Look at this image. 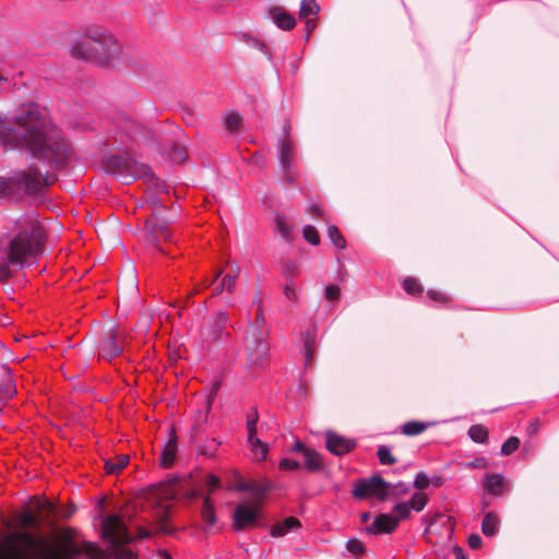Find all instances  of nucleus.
Wrapping results in <instances>:
<instances>
[{"label": "nucleus", "instance_id": "nucleus-1", "mask_svg": "<svg viewBox=\"0 0 559 559\" xmlns=\"http://www.w3.org/2000/svg\"><path fill=\"white\" fill-rule=\"evenodd\" d=\"M0 141L9 148H23L49 167L63 166L70 156L60 131L35 104L23 106L12 122L0 118Z\"/></svg>", "mask_w": 559, "mask_h": 559}, {"label": "nucleus", "instance_id": "nucleus-2", "mask_svg": "<svg viewBox=\"0 0 559 559\" xmlns=\"http://www.w3.org/2000/svg\"><path fill=\"white\" fill-rule=\"evenodd\" d=\"M0 559H105V556L93 543L78 545L68 532L55 539L14 533L0 544Z\"/></svg>", "mask_w": 559, "mask_h": 559}, {"label": "nucleus", "instance_id": "nucleus-3", "mask_svg": "<svg viewBox=\"0 0 559 559\" xmlns=\"http://www.w3.org/2000/svg\"><path fill=\"white\" fill-rule=\"evenodd\" d=\"M43 242L44 229L39 222L34 217L22 222L19 231L8 243L0 241V281L11 275V266H22L35 258Z\"/></svg>", "mask_w": 559, "mask_h": 559}, {"label": "nucleus", "instance_id": "nucleus-4", "mask_svg": "<svg viewBox=\"0 0 559 559\" xmlns=\"http://www.w3.org/2000/svg\"><path fill=\"white\" fill-rule=\"evenodd\" d=\"M119 43L109 31L92 27L72 43L70 53L76 59L105 67L119 55Z\"/></svg>", "mask_w": 559, "mask_h": 559}, {"label": "nucleus", "instance_id": "nucleus-5", "mask_svg": "<svg viewBox=\"0 0 559 559\" xmlns=\"http://www.w3.org/2000/svg\"><path fill=\"white\" fill-rule=\"evenodd\" d=\"M103 536L109 546V554L116 559H134L133 551L126 547L131 542V535L128 532L124 520L118 515H109L103 521Z\"/></svg>", "mask_w": 559, "mask_h": 559}, {"label": "nucleus", "instance_id": "nucleus-6", "mask_svg": "<svg viewBox=\"0 0 559 559\" xmlns=\"http://www.w3.org/2000/svg\"><path fill=\"white\" fill-rule=\"evenodd\" d=\"M163 209L164 207L159 202H154L153 216L146 222L144 233L146 240L152 245H155L159 238H164L166 241H173V236L168 230V225L171 219L159 216Z\"/></svg>", "mask_w": 559, "mask_h": 559}, {"label": "nucleus", "instance_id": "nucleus-7", "mask_svg": "<svg viewBox=\"0 0 559 559\" xmlns=\"http://www.w3.org/2000/svg\"><path fill=\"white\" fill-rule=\"evenodd\" d=\"M231 326L228 313L217 311L203 322L201 335L203 341L212 343L229 335L227 329Z\"/></svg>", "mask_w": 559, "mask_h": 559}, {"label": "nucleus", "instance_id": "nucleus-8", "mask_svg": "<svg viewBox=\"0 0 559 559\" xmlns=\"http://www.w3.org/2000/svg\"><path fill=\"white\" fill-rule=\"evenodd\" d=\"M353 496L358 499L374 498L380 501L386 500L385 480L379 475L360 479L355 484Z\"/></svg>", "mask_w": 559, "mask_h": 559}, {"label": "nucleus", "instance_id": "nucleus-9", "mask_svg": "<svg viewBox=\"0 0 559 559\" xmlns=\"http://www.w3.org/2000/svg\"><path fill=\"white\" fill-rule=\"evenodd\" d=\"M265 337L266 333L258 328L250 330L247 335V354L253 366H260L269 353Z\"/></svg>", "mask_w": 559, "mask_h": 559}, {"label": "nucleus", "instance_id": "nucleus-10", "mask_svg": "<svg viewBox=\"0 0 559 559\" xmlns=\"http://www.w3.org/2000/svg\"><path fill=\"white\" fill-rule=\"evenodd\" d=\"M259 516L257 502H243L237 506L234 513V526L236 530H243L254 526Z\"/></svg>", "mask_w": 559, "mask_h": 559}, {"label": "nucleus", "instance_id": "nucleus-11", "mask_svg": "<svg viewBox=\"0 0 559 559\" xmlns=\"http://www.w3.org/2000/svg\"><path fill=\"white\" fill-rule=\"evenodd\" d=\"M289 124L284 127L285 139L277 144V155L281 167L284 171H289L295 162V148L293 142L288 139Z\"/></svg>", "mask_w": 559, "mask_h": 559}, {"label": "nucleus", "instance_id": "nucleus-12", "mask_svg": "<svg viewBox=\"0 0 559 559\" xmlns=\"http://www.w3.org/2000/svg\"><path fill=\"white\" fill-rule=\"evenodd\" d=\"M325 443L326 449L335 455H344L350 452L356 445L354 440L346 439L332 431L325 433Z\"/></svg>", "mask_w": 559, "mask_h": 559}, {"label": "nucleus", "instance_id": "nucleus-13", "mask_svg": "<svg viewBox=\"0 0 559 559\" xmlns=\"http://www.w3.org/2000/svg\"><path fill=\"white\" fill-rule=\"evenodd\" d=\"M48 170H41L40 168L31 169L23 175V181L27 189L37 191L43 186L49 185L50 179L48 177Z\"/></svg>", "mask_w": 559, "mask_h": 559}, {"label": "nucleus", "instance_id": "nucleus-14", "mask_svg": "<svg viewBox=\"0 0 559 559\" xmlns=\"http://www.w3.org/2000/svg\"><path fill=\"white\" fill-rule=\"evenodd\" d=\"M130 162L131 157L129 155H112L106 159L105 168L108 173L119 177L122 180Z\"/></svg>", "mask_w": 559, "mask_h": 559}, {"label": "nucleus", "instance_id": "nucleus-15", "mask_svg": "<svg viewBox=\"0 0 559 559\" xmlns=\"http://www.w3.org/2000/svg\"><path fill=\"white\" fill-rule=\"evenodd\" d=\"M16 394L15 382L7 366L0 368V401L12 399Z\"/></svg>", "mask_w": 559, "mask_h": 559}, {"label": "nucleus", "instance_id": "nucleus-16", "mask_svg": "<svg viewBox=\"0 0 559 559\" xmlns=\"http://www.w3.org/2000/svg\"><path fill=\"white\" fill-rule=\"evenodd\" d=\"M399 524V519L391 514L379 515L372 525L368 528L370 533H391L395 530Z\"/></svg>", "mask_w": 559, "mask_h": 559}, {"label": "nucleus", "instance_id": "nucleus-17", "mask_svg": "<svg viewBox=\"0 0 559 559\" xmlns=\"http://www.w3.org/2000/svg\"><path fill=\"white\" fill-rule=\"evenodd\" d=\"M269 16L277 27L284 31H289L294 28L296 25V20L294 19V16L287 13L282 8L270 9Z\"/></svg>", "mask_w": 559, "mask_h": 559}, {"label": "nucleus", "instance_id": "nucleus-18", "mask_svg": "<svg viewBox=\"0 0 559 559\" xmlns=\"http://www.w3.org/2000/svg\"><path fill=\"white\" fill-rule=\"evenodd\" d=\"M121 346L116 341V335L112 331L102 341L99 345V356L104 359H112L121 353Z\"/></svg>", "mask_w": 559, "mask_h": 559}, {"label": "nucleus", "instance_id": "nucleus-19", "mask_svg": "<svg viewBox=\"0 0 559 559\" xmlns=\"http://www.w3.org/2000/svg\"><path fill=\"white\" fill-rule=\"evenodd\" d=\"M151 170L145 164L138 163L136 160L131 158V162L126 170V175L123 176L122 180L124 182H129L131 180H136L141 178L148 180L151 179Z\"/></svg>", "mask_w": 559, "mask_h": 559}, {"label": "nucleus", "instance_id": "nucleus-20", "mask_svg": "<svg viewBox=\"0 0 559 559\" xmlns=\"http://www.w3.org/2000/svg\"><path fill=\"white\" fill-rule=\"evenodd\" d=\"M300 527V522L294 516H289L284 521L275 524L271 530L273 537H283L289 532L297 531Z\"/></svg>", "mask_w": 559, "mask_h": 559}, {"label": "nucleus", "instance_id": "nucleus-21", "mask_svg": "<svg viewBox=\"0 0 559 559\" xmlns=\"http://www.w3.org/2000/svg\"><path fill=\"white\" fill-rule=\"evenodd\" d=\"M177 452V442L175 438H171L164 447L159 456V463L163 467H169L175 459Z\"/></svg>", "mask_w": 559, "mask_h": 559}, {"label": "nucleus", "instance_id": "nucleus-22", "mask_svg": "<svg viewBox=\"0 0 559 559\" xmlns=\"http://www.w3.org/2000/svg\"><path fill=\"white\" fill-rule=\"evenodd\" d=\"M304 457H305V466L308 471L318 472L323 468V462H322L321 455L317 451H314L312 449L305 450Z\"/></svg>", "mask_w": 559, "mask_h": 559}, {"label": "nucleus", "instance_id": "nucleus-23", "mask_svg": "<svg viewBox=\"0 0 559 559\" xmlns=\"http://www.w3.org/2000/svg\"><path fill=\"white\" fill-rule=\"evenodd\" d=\"M499 528V519L498 516L489 512L485 514L483 522H481V532L486 536H493L498 532Z\"/></svg>", "mask_w": 559, "mask_h": 559}, {"label": "nucleus", "instance_id": "nucleus-24", "mask_svg": "<svg viewBox=\"0 0 559 559\" xmlns=\"http://www.w3.org/2000/svg\"><path fill=\"white\" fill-rule=\"evenodd\" d=\"M248 441L250 444L251 452L254 455L255 460H258V461L265 460L266 455H267V451H269L267 444L262 442L257 437H249Z\"/></svg>", "mask_w": 559, "mask_h": 559}, {"label": "nucleus", "instance_id": "nucleus-25", "mask_svg": "<svg viewBox=\"0 0 559 559\" xmlns=\"http://www.w3.org/2000/svg\"><path fill=\"white\" fill-rule=\"evenodd\" d=\"M485 489L492 495H500L503 491V477L499 474H493L487 477Z\"/></svg>", "mask_w": 559, "mask_h": 559}, {"label": "nucleus", "instance_id": "nucleus-26", "mask_svg": "<svg viewBox=\"0 0 559 559\" xmlns=\"http://www.w3.org/2000/svg\"><path fill=\"white\" fill-rule=\"evenodd\" d=\"M129 463L128 455H118L114 460H107L105 468L107 474H116L127 466Z\"/></svg>", "mask_w": 559, "mask_h": 559}, {"label": "nucleus", "instance_id": "nucleus-27", "mask_svg": "<svg viewBox=\"0 0 559 559\" xmlns=\"http://www.w3.org/2000/svg\"><path fill=\"white\" fill-rule=\"evenodd\" d=\"M432 425V423L408 421L402 427V432L406 436H417Z\"/></svg>", "mask_w": 559, "mask_h": 559}, {"label": "nucleus", "instance_id": "nucleus-28", "mask_svg": "<svg viewBox=\"0 0 559 559\" xmlns=\"http://www.w3.org/2000/svg\"><path fill=\"white\" fill-rule=\"evenodd\" d=\"M408 486L405 483L399 481L396 484L385 481L386 499L393 497H401L408 491Z\"/></svg>", "mask_w": 559, "mask_h": 559}, {"label": "nucleus", "instance_id": "nucleus-29", "mask_svg": "<svg viewBox=\"0 0 559 559\" xmlns=\"http://www.w3.org/2000/svg\"><path fill=\"white\" fill-rule=\"evenodd\" d=\"M469 438L477 443H485L488 439V430L481 425H474L468 430Z\"/></svg>", "mask_w": 559, "mask_h": 559}, {"label": "nucleus", "instance_id": "nucleus-30", "mask_svg": "<svg viewBox=\"0 0 559 559\" xmlns=\"http://www.w3.org/2000/svg\"><path fill=\"white\" fill-rule=\"evenodd\" d=\"M201 514H202L204 522L209 526H212L215 524L216 516H215V512H214L213 506H212L209 497H206L203 501Z\"/></svg>", "mask_w": 559, "mask_h": 559}, {"label": "nucleus", "instance_id": "nucleus-31", "mask_svg": "<svg viewBox=\"0 0 559 559\" xmlns=\"http://www.w3.org/2000/svg\"><path fill=\"white\" fill-rule=\"evenodd\" d=\"M320 7L316 0H302L300 3V16L307 17L308 15H314L319 12Z\"/></svg>", "mask_w": 559, "mask_h": 559}, {"label": "nucleus", "instance_id": "nucleus-32", "mask_svg": "<svg viewBox=\"0 0 559 559\" xmlns=\"http://www.w3.org/2000/svg\"><path fill=\"white\" fill-rule=\"evenodd\" d=\"M328 235L335 247L340 249L345 248L346 241L335 225H330L328 227Z\"/></svg>", "mask_w": 559, "mask_h": 559}, {"label": "nucleus", "instance_id": "nucleus-33", "mask_svg": "<svg viewBox=\"0 0 559 559\" xmlns=\"http://www.w3.org/2000/svg\"><path fill=\"white\" fill-rule=\"evenodd\" d=\"M224 123L226 129H228L231 132H235L239 129L241 123V117L238 112H228L224 117Z\"/></svg>", "mask_w": 559, "mask_h": 559}, {"label": "nucleus", "instance_id": "nucleus-34", "mask_svg": "<svg viewBox=\"0 0 559 559\" xmlns=\"http://www.w3.org/2000/svg\"><path fill=\"white\" fill-rule=\"evenodd\" d=\"M239 275H240V269L238 266H236L234 269L233 273L226 274L223 277L221 283L225 287L226 292L233 293V290L235 288L236 280L239 277Z\"/></svg>", "mask_w": 559, "mask_h": 559}, {"label": "nucleus", "instance_id": "nucleus-35", "mask_svg": "<svg viewBox=\"0 0 559 559\" xmlns=\"http://www.w3.org/2000/svg\"><path fill=\"white\" fill-rule=\"evenodd\" d=\"M427 501H428V499L425 493L417 492V493L413 495V497L411 498L408 503H409L412 510L420 512L426 507Z\"/></svg>", "mask_w": 559, "mask_h": 559}, {"label": "nucleus", "instance_id": "nucleus-36", "mask_svg": "<svg viewBox=\"0 0 559 559\" xmlns=\"http://www.w3.org/2000/svg\"><path fill=\"white\" fill-rule=\"evenodd\" d=\"M379 461L383 465H392L396 462L395 457L391 454V451L388 447L381 445L377 451Z\"/></svg>", "mask_w": 559, "mask_h": 559}, {"label": "nucleus", "instance_id": "nucleus-37", "mask_svg": "<svg viewBox=\"0 0 559 559\" xmlns=\"http://www.w3.org/2000/svg\"><path fill=\"white\" fill-rule=\"evenodd\" d=\"M302 235H304V238L312 246L319 245L320 237L313 226H311V225L305 226L302 229Z\"/></svg>", "mask_w": 559, "mask_h": 559}, {"label": "nucleus", "instance_id": "nucleus-38", "mask_svg": "<svg viewBox=\"0 0 559 559\" xmlns=\"http://www.w3.org/2000/svg\"><path fill=\"white\" fill-rule=\"evenodd\" d=\"M520 445V440L516 437H510L507 441L503 442L501 447V453L503 455H510L515 450H518Z\"/></svg>", "mask_w": 559, "mask_h": 559}, {"label": "nucleus", "instance_id": "nucleus-39", "mask_svg": "<svg viewBox=\"0 0 559 559\" xmlns=\"http://www.w3.org/2000/svg\"><path fill=\"white\" fill-rule=\"evenodd\" d=\"M403 287H404L405 292H407L411 295L418 294L421 290V287H420L419 283L417 282V280L412 278V277H407L403 281Z\"/></svg>", "mask_w": 559, "mask_h": 559}, {"label": "nucleus", "instance_id": "nucleus-40", "mask_svg": "<svg viewBox=\"0 0 559 559\" xmlns=\"http://www.w3.org/2000/svg\"><path fill=\"white\" fill-rule=\"evenodd\" d=\"M428 486H429L428 476L424 472L418 473L414 479V487L418 490H423V489L427 488Z\"/></svg>", "mask_w": 559, "mask_h": 559}, {"label": "nucleus", "instance_id": "nucleus-41", "mask_svg": "<svg viewBox=\"0 0 559 559\" xmlns=\"http://www.w3.org/2000/svg\"><path fill=\"white\" fill-rule=\"evenodd\" d=\"M411 510H412V508L408 502H400V503L395 504V507H394V511L397 513L399 520L406 519L408 516Z\"/></svg>", "mask_w": 559, "mask_h": 559}, {"label": "nucleus", "instance_id": "nucleus-42", "mask_svg": "<svg viewBox=\"0 0 559 559\" xmlns=\"http://www.w3.org/2000/svg\"><path fill=\"white\" fill-rule=\"evenodd\" d=\"M346 548L349 552H352L353 555H359L364 551V546L361 544L360 540L358 539H349L347 543H346Z\"/></svg>", "mask_w": 559, "mask_h": 559}, {"label": "nucleus", "instance_id": "nucleus-43", "mask_svg": "<svg viewBox=\"0 0 559 559\" xmlns=\"http://www.w3.org/2000/svg\"><path fill=\"white\" fill-rule=\"evenodd\" d=\"M257 423H258V414H257V412H253V414L249 416L248 421H247V429H248L249 437H255Z\"/></svg>", "mask_w": 559, "mask_h": 559}, {"label": "nucleus", "instance_id": "nucleus-44", "mask_svg": "<svg viewBox=\"0 0 559 559\" xmlns=\"http://www.w3.org/2000/svg\"><path fill=\"white\" fill-rule=\"evenodd\" d=\"M280 468L284 471H296L300 468V464L295 460L283 459L280 462Z\"/></svg>", "mask_w": 559, "mask_h": 559}, {"label": "nucleus", "instance_id": "nucleus-45", "mask_svg": "<svg viewBox=\"0 0 559 559\" xmlns=\"http://www.w3.org/2000/svg\"><path fill=\"white\" fill-rule=\"evenodd\" d=\"M340 287L336 285H328L325 288V298L328 300H337L340 298Z\"/></svg>", "mask_w": 559, "mask_h": 559}, {"label": "nucleus", "instance_id": "nucleus-46", "mask_svg": "<svg viewBox=\"0 0 559 559\" xmlns=\"http://www.w3.org/2000/svg\"><path fill=\"white\" fill-rule=\"evenodd\" d=\"M276 226L280 231V234L285 238H289V228L286 226L285 221L283 217H276Z\"/></svg>", "mask_w": 559, "mask_h": 559}, {"label": "nucleus", "instance_id": "nucleus-47", "mask_svg": "<svg viewBox=\"0 0 559 559\" xmlns=\"http://www.w3.org/2000/svg\"><path fill=\"white\" fill-rule=\"evenodd\" d=\"M170 158L175 163H181L186 159V152L183 148L176 147L170 153Z\"/></svg>", "mask_w": 559, "mask_h": 559}, {"label": "nucleus", "instance_id": "nucleus-48", "mask_svg": "<svg viewBox=\"0 0 559 559\" xmlns=\"http://www.w3.org/2000/svg\"><path fill=\"white\" fill-rule=\"evenodd\" d=\"M166 516H167L166 510H163V513H162V515H160V518L158 520V523H157V530L159 532L168 534V533L171 532V530L169 528V526H168V524L166 522Z\"/></svg>", "mask_w": 559, "mask_h": 559}, {"label": "nucleus", "instance_id": "nucleus-49", "mask_svg": "<svg viewBox=\"0 0 559 559\" xmlns=\"http://www.w3.org/2000/svg\"><path fill=\"white\" fill-rule=\"evenodd\" d=\"M205 484L209 492H212L219 487V479L215 475L211 474L207 475Z\"/></svg>", "mask_w": 559, "mask_h": 559}, {"label": "nucleus", "instance_id": "nucleus-50", "mask_svg": "<svg viewBox=\"0 0 559 559\" xmlns=\"http://www.w3.org/2000/svg\"><path fill=\"white\" fill-rule=\"evenodd\" d=\"M284 295L288 300H296L297 299V292L294 288L292 283H287L284 287Z\"/></svg>", "mask_w": 559, "mask_h": 559}, {"label": "nucleus", "instance_id": "nucleus-51", "mask_svg": "<svg viewBox=\"0 0 559 559\" xmlns=\"http://www.w3.org/2000/svg\"><path fill=\"white\" fill-rule=\"evenodd\" d=\"M468 545L472 549H477L481 546V538L477 534H473L468 537Z\"/></svg>", "mask_w": 559, "mask_h": 559}, {"label": "nucleus", "instance_id": "nucleus-52", "mask_svg": "<svg viewBox=\"0 0 559 559\" xmlns=\"http://www.w3.org/2000/svg\"><path fill=\"white\" fill-rule=\"evenodd\" d=\"M429 296L433 299V300H437V301H447V297L442 294V293H439V292H429L428 293Z\"/></svg>", "mask_w": 559, "mask_h": 559}, {"label": "nucleus", "instance_id": "nucleus-53", "mask_svg": "<svg viewBox=\"0 0 559 559\" xmlns=\"http://www.w3.org/2000/svg\"><path fill=\"white\" fill-rule=\"evenodd\" d=\"M305 450H309V448L305 447L300 441H297L292 448L293 452H301L302 455L305 454Z\"/></svg>", "mask_w": 559, "mask_h": 559}, {"label": "nucleus", "instance_id": "nucleus-54", "mask_svg": "<svg viewBox=\"0 0 559 559\" xmlns=\"http://www.w3.org/2000/svg\"><path fill=\"white\" fill-rule=\"evenodd\" d=\"M306 28H307V37H309V34L316 28V22L311 19L306 21Z\"/></svg>", "mask_w": 559, "mask_h": 559}, {"label": "nucleus", "instance_id": "nucleus-55", "mask_svg": "<svg viewBox=\"0 0 559 559\" xmlns=\"http://www.w3.org/2000/svg\"><path fill=\"white\" fill-rule=\"evenodd\" d=\"M35 522H36V519H35V516H34V515H32V514H27V515H25V516H24V519H23V523H24V525H32V524H34Z\"/></svg>", "mask_w": 559, "mask_h": 559}, {"label": "nucleus", "instance_id": "nucleus-56", "mask_svg": "<svg viewBox=\"0 0 559 559\" xmlns=\"http://www.w3.org/2000/svg\"><path fill=\"white\" fill-rule=\"evenodd\" d=\"M538 426H539L538 420H535V421L531 423L528 428H527L528 432L531 435L535 433L538 430Z\"/></svg>", "mask_w": 559, "mask_h": 559}, {"label": "nucleus", "instance_id": "nucleus-57", "mask_svg": "<svg viewBox=\"0 0 559 559\" xmlns=\"http://www.w3.org/2000/svg\"><path fill=\"white\" fill-rule=\"evenodd\" d=\"M309 212L314 213V214H317L319 216L322 215V210L317 204L309 206Z\"/></svg>", "mask_w": 559, "mask_h": 559}, {"label": "nucleus", "instance_id": "nucleus-58", "mask_svg": "<svg viewBox=\"0 0 559 559\" xmlns=\"http://www.w3.org/2000/svg\"><path fill=\"white\" fill-rule=\"evenodd\" d=\"M9 188L8 182L0 177V194Z\"/></svg>", "mask_w": 559, "mask_h": 559}, {"label": "nucleus", "instance_id": "nucleus-59", "mask_svg": "<svg viewBox=\"0 0 559 559\" xmlns=\"http://www.w3.org/2000/svg\"><path fill=\"white\" fill-rule=\"evenodd\" d=\"M38 509L48 508L49 511H52L53 507L48 501H40L38 502Z\"/></svg>", "mask_w": 559, "mask_h": 559}, {"label": "nucleus", "instance_id": "nucleus-60", "mask_svg": "<svg viewBox=\"0 0 559 559\" xmlns=\"http://www.w3.org/2000/svg\"><path fill=\"white\" fill-rule=\"evenodd\" d=\"M225 289V287L223 286V284L221 283L219 285H217L215 288H214V292H213V295H218L221 293H223Z\"/></svg>", "mask_w": 559, "mask_h": 559}, {"label": "nucleus", "instance_id": "nucleus-61", "mask_svg": "<svg viewBox=\"0 0 559 559\" xmlns=\"http://www.w3.org/2000/svg\"><path fill=\"white\" fill-rule=\"evenodd\" d=\"M295 267H296V266H295L293 263H287V264H286L285 270H286V272H287V273H289V274H290V273H293V271L295 270Z\"/></svg>", "mask_w": 559, "mask_h": 559}, {"label": "nucleus", "instance_id": "nucleus-62", "mask_svg": "<svg viewBox=\"0 0 559 559\" xmlns=\"http://www.w3.org/2000/svg\"><path fill=\"white\" fill-rule=\"evenodd\" d=\"M219 275H221V272H218V273L214 276V278H213L212 281L205 282V286H210V285H212V284H213L217 278H218V276H219Z\"/></svg>", "mask_w": 559, "mask_h": 559}, {"label": "nucleus", "instance_id": "nucleus-63", "mask_svg": "<svg viewBox=\"0 0 559 559\" xmlns=\"http://www.w3.org/2000/svg\"><path fill=\"white\" fill-rule=\"evenodd\" d=\"M239 489H241V490H251L252 487H251V485L248 484V485L241 486Z\"/></svg>", "mask_w": 559, "mask_h": 559}, {"label": "nucleus", "instance_id": "nucleus-64", "mask_svg": "<svg viewBox=\"0 0 559 559\" xmlns=\"http://www.w3.org/2000/svg\"><path fill=\"white\" fill-rule=\"evenodd\" d=\"M148 535H150V534H148L146 531H141V533H140V537H142V538H145V537H147Z\"/></svg>", "mask_w": 559, "mask_h": 559}]
</instances>
